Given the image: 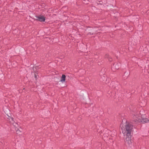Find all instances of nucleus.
<instances>
[{
    "mask_svg": "<svg viewBox=\"0 0 149 149\" xmlns=\"http://www.w3.org/2000/svg\"><path fill=\"white\" fill-rule=\"evenodd\" d=\"M120 127L124 135L131 134L132 126L130 123L127 122L122 123L120 125Z\"/></svg>",
    "mask_w": 149,
    "mask_h": 149,
    "instance_id": "obj_1",
    "label": "nucleus"
},
{
    "mask_svg": "<svg viewBox=\"0 0 149 149\" xmlns=\"http://www.w3.org/2000/svg\"><path fill=\"white\" fill-rule=\"evenodd\" d=\"M133 121L136 123H137L140 122L148 123L149 122V119L147 118H142L140 116L138 115L134 114L133 117Z\"/></svg>",
    "mask_w": 149,
    "mask_h": 149,
    "instance_id": "obj_2",
    "label": "nucleus"
},
{
    "mask_svg": "<svg viewBox=\"0 0 149 149\" xmlns=\"http://www.w3.org/2000/svg\"><path fill=\"white\" fill-rule=\"evenodd\" d=\"M36 17V19L40 22H44L45 19L44 16L41 15L36 16H35Z\"/></svg>",
    "mask_w": 149,
    "mask_h": 149,
    "instance_id": "obj_4",
    "label": "nucleus"
},
{
    "mask_svg": "<svg viewBox=\"0 0 149 149\" xmlns=\"http://www.w3.org/2000/svg\"><path fill=\"white\" fill-rule=\"evenodd\" d=\"M14 125H16L17 126V127H16L15 126V127H16V128H17V127L18 126V124H17L16 123H15V122H14Z\"/></svg>",
    "mask_w": 149,
    "mask_h": 149,
    "instance_id": "obj_8",
    "label": "nucleus"
},
{
    "mask_svg": "<svg viewBox=\"0 0 149 149\" xmlns=\"http://www.w3.org/2000/svg\"><path fill=\"white\" fill-rule=\"evenodd\" d=\"M66 76L64 74H63L60 81L62 82H64L65 81Z\"/></svg>",
    "mask_w": 149,
    "mask_h": 149,
    "instance_id": "obj_6",
    "label": "nucleus"
},
{
    "mask_svg": "<svg viewBox=\"0 0 149 149\" xmlns=\"http://www.w3.org/2000/svg\"><path fill=\"white\" fill-rule=\"evenodd\" d=\"M120 66V64H117L115 65V67L117 69H118Z\"/></svg>",
    "mask_w": 149,
    "mask_h": 149,
    "instance_id": "obj_7",
    "label": "nucleus"
},
{
    "mask_svg": "<svg viewBox=\"0 0 149 149\" xmlns=\"http://www.w3.org/2000/svg\"><path fill=\"white\" fill-rule=\"evenodd\" d=\"M124 141L125 143L128 144L130 145L132 143V141L131 139V134H127L126 135H124Z\"/></svg>",
    "mask_w": 149,
    "mask_h": 149,
    "instance_id": "obj_3",
    "label": "nucleus"
},
{
    "mask_svg": "<svg viewBox=\"0 0 149 149\" xmlns=\"http://www.w3.org/2000/svg\"><path fill=\"white\" fill-rule=\"evenodd\" d=\"M16 132L17 134H19V132H20V131L19 130L17 129Z\"/></svg>",
    "mask_w": 149,
    "mask_h": 149,
    "instance_id": "obj_9",
    "label": "nucleus"
},
{
    "mask_svg": "<svg viewBox=\"0 0 149 149\" xmlns=\"http://www.w3.org/2000/svg\"><path fill=\"white\" fill-rule=\"evenodd\" d=\"M9 122H10L11 124H13V125L14 126H15L16 127H17V126L15 125H14V120H13V118H9Z\"/></svg>",
    "mask_w": 149,
    "mask_h": 149,
    "instance_id": "obj_5",
    "label": "nucleus"
}]
</instances>
